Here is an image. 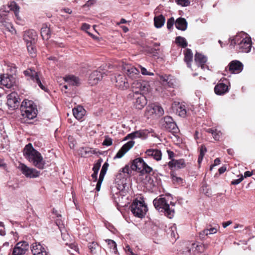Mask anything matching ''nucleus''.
I'll list each match as a JSON object with an SVG mask.
<instances>
[{"label":"nucleus","mask_w":255,"mask_h":255,"mask_svg":"<svg viewBox=\"0 0 255 255\" xmlns=\"http://www.w3.org/2000/svg\"><path fill=\"white\" fill-rule=\"evenodd\" d=\"M148 110L151 114L155 113L156 114L163 115L164 113V111L162 107L158 105L149 106L148 107Z\"/></svg>","instance_id":"nucleus-33"},{"label":"nucleus","mask_w":255,"mask_h":255,"mask_svg":"<svg viewBox=\"0 0 255 255\" xmlns=\"http://www.w3.org/2000/svg\"><path fill=\"white\" fill-rule=\"evenodd\" d=\"M36 80V81L35 82V83H36L42 90H43L45 92H47L48 89L44 84V82L41 80L40 78L39 77L38 79H37Z\"/></svg>","instance_id":"nucleus-46"},{"label":"nucleus","mask_w":255,"mask_h":255,"mask_svg":"<svg viewBox=\"0 0 255 255\" xmlns=\"http://www.w3.org/2000/svg\"><path fill=\"white\" fill-rule=\"evenodd\" d=\"M23 152L25 158L35 167L39 169H44L45 161L41 153L34 148L31 143L25 145Z\"/></svg>","instance_id":"nucleus-2"},{"label":"nucleus","mask_w":255,"mask_h":255,"mask_svg":"<svg viewBox=\"0 0 255 255\" xmlns=\"http://www.w3.org/2000/svg\"><path fill=\"white\" fill-rule=\"evenodd\" d=\"M36 37V32L33 30H29L26 31L23 35V39L27 42H35Z\"/></svg>","instance_id":"nucleus-27"},{"label":"nucleus","mask_w":255,"mask_h":255,"mask_svg":"<svg viewBox=\"0 0 255 255\" xmlns=\"http://www.w3.org/2000/svg\"><path fill=\"white\" fill-rule=\"evenodd\" d=\"M130 168L131 170L136 171L141 175L149 173L152 170V168L140 157L135 158L132 161Z\"/></svg>","instance_id":"nucleus-5"},{"label":"nucleus","mask_w":255,"mask_h":255,"mask_svg":"<svg viewBox=\"0 0 255 255\" xmlns=\"http://www.w3.org/2000/svg\"><path fill=\"white\" fill-rule=\"evenodd\" d=\"M103 180L99 179L96 186V190L97 191H99L100 190L101 186L102 183L103 182Z\"/></svg>","instance_id":"nucleus-58"},{"label":"nucleus","mask_w":255,"mask_h":255,"mask_svg":"<svg viewBox=\"0 0 255 255\" xmlns=\"http://www.w3.org/2000/svg\"><path fill=\"white\" fill-rule=\"evenodd\" d=\"M65 81L73 86H78L79 84V79L74 76H67L65 78Z\"/></svg>","instance_id":"nucleus-37"},{"label":"nucleus","mask_w":255,"mask_h":255,"mask_svg":"<svg viewBox=\"0 0 255 255\" xmlns=\"http://www.w3.org/2000/svg\"><path fill=\"white\" fill-rule=\"evenodd\" d=\"M153 204L157 210L164 213L168 218L171 219L173 217L175 214L174 209L170 208L165 198H156L153 201Z\"/></svg>","instance_id":"nucleus-4"},{"label":"nucleus","mask_w":255,"mask_h":255,"mask_svg":"<svg viewBox=\"0 0 255 255\" xmlns=\"http://www.w3.org/2000/svg\"><path fill=\"white\" fill-rule=\"evenodd\" d=\"M18 168L22 173L27 178H34L38 177L40 175V171L34 168H29L23 163H20Z\"/></svg>","instance_id":"nucleus-9"},{"label":"nucleus","mask_w":255,"mask_h":255,"mask_svg":"<svg viewBox=\"0 0 255 255\" xmlns=\"http://www.w3.org/2000/svg\"><path fill=\"white\" fill-rule=\"evenodd\" d=\"M96 0H89L84 5V6H89L96 2Z\"/></svg>","instance_id":"nucleus-61"},{"label":"nucleus","mask_w":255,"mask_h":255,"mask_svg":"<svg viewBox=\"0 0 255 255\" xmlns=\"http://www.w3.org/2000/svg\"><path fill=\"white\" fill-rule=\"evenodd\" d=\"M19 246L20 244H16L13 249L12 255H25L26 254L25 249H21Z\"/></svg>","instance_id":"nucleus-35"},{"label":"nucleus","mask_w":255,"mask_h":255,"mask_svg":"<svg viewBox=\"0 0 255 255\" xmlns=\"http://www.w3.org/2000/svg\"><path fill=\"white\" fill-rule=\"evenodd\" d=\"M167 153H168V158L169 159H170L171 160V159H173V157L175 155V153H174V152L171 151V150H167Z\"/></svg>","instance_id":"nucleus-60"},{"label":"nucleus","mask_w":255,"mask_h":255,"mask_svg":"<svg viewBox=\"0 0 255 255\" xmlns=\"http://www.w3.org/2000/svg\"><path fill=\"white\" fill-rule=\"evenodd\" d=\"M207 152V148L205 145H202L200 149V154L198 158V164H200L203 159L205 153Z\"/></svg>","instance_id":"nucleus-41"},{"label":"nucleus","mask_w":255,"mask_h":255,"mask_svg":"<svg viewBox=\"0 0 255 255\" xmlns=\"http://www.w3.org/2000/svg\"><path fill=\"white\" fill-rule=\"evenodd\" d=\"M168 165L171 170L178 169L184 168L186 166V163L183 159H171L168 163Z\"/></svg>","instance_id":"nucleus-20"},{"label":"nucleus","mask_w":255,"mask_h":255,"mask_svg":"<svg viewBox=\"0 0 255 255\" xmlns=\"http://www.w3.org/2000/svg\"><path fill=\"white\" fill-rule=\"evenodd\" d=\"M7 104L9 108L14 110L19 106L20 99L17 93L12 92L7 95Z\"/></svg>","instance_id":"nucleus-11"},{"label":"nucleus","mask_w":255,"mask_h":255,"mask_svg":"<svg viewBox=\"0 0 255 255\" xmlns=\"http://www.w3.org/2000/svg\"><path fill=\"white\" fill-rule=\"evenodd\" d=\"M243 179H244V176H242L241 177H240L239 179L233 180L231 182V184H232V185H238L239 183H240L243 181Z\"/></svg>","instance_id":"nucleus-56"},{"label":"nucleus","mask_w":255,"mask_h":255,"mask_svg":"<svg viewBox=\"0 0 255 255\" xmlns=\"http://www.w3.org/2000/svg\"><path fill=\"white\" fill-rule=\"evenodd\" d=\"M106 172H107V171L103 170L101 169V170L100 171V176H99V179L103 180L104 178V176H105V174H106Z\"/></svg>","instance_id":"nucleus-62"},{"label":"nucleus","mask_w":255,"mask_h":255,"mask_svg":"<svg viewBox=\"0 0 255 255\" xmlns=\"http://www.w3.org/2000/svg\"><path fill=\"white\" fill-rule=\"evenodd\" d=\"M175 2L182 6H187L190 4V0H175Z\"/></svg>","instance_id":"nucleus-50"},{"label":"nucleus","mask_w":255,"mask_h":255,"mask_svg":"<svg viewBox=\"0 0 255 255\" xmlns=\"http://www.w3.org/2000/svg\"><path fill=\"white\" fill-rule=\"evenodd\" d=\"M15 79L11 75L3 74L0 75V84L7 88H10L15 83Z\"/></svg>","instance_id":"nucleus-13"},{"label":"nucleus","mask_w":255,"mask_h":255,"mask_svg":"<svg viewBox=\"0 0 255 255\" xmlns=\"http://www.w3.org/2000/svg\"><path fill=\"white\" fill-rule=\"evenodd\" d=\"M51 31L46 24H43L41 29V35L44 40H48L50 37Z\"/></svg>","instance_id":"nucleus-32"},{"label":"nucleus","mask_w":255,"mask_h":255,"mask_svg":"<svg viewBox=\"0 0 255 255\" xmlns=\"http://www.w3.org/2000/svg\"><path fill=\"white\" fill-rule=\"evenodd\" d=\"M160 81L162 85L170 88H174L175 86V79L170 75H161L159 77Z\"/></svg>","instance_id":"nucleus-17"},{"label":"nucleus","mask_w":255,"mask_h":255,"mask_svg":"<svg viewBox=\"0 0 255 255\" xmlns=\"http://www.w3.org/2000/svg\"><path fill=\"white\" fill-rule=\"evenodd\" d=\"M201 191L202 193L208 197L212 195L211 189L208 187V185L206 182H203L202 183Z\"/></svg>","instance_id":"nucleus-40"},{"label":"nucleus","mask_w":255,"mask_h":255,"mask_svg":"<svg viewBox=\"0 0 255 255\" xmlns=\"http://www.w3.org/2000/svg\"><path fill=\"white\" fill-rule=\"evenodd\" d=\"M214 91L215 94L218 95H223L229 91V88L226 84L220 83L215 86Z\"/></svg>","instance_id":"nucleus-24"},{"label":"nucleus","mask_w":255,"mask_h":255,"mask_svg":"<svg viewBox=\"0 0 255 255\" xmlns=\"http://www.w3.org/2000/svg\"><path fill=\"white\" fill-rule=\"evenodd\" d=\"M122 169V172L124 173H126L128 174H130L131 173V170L130 169L128 165H126Z\"/></svg>","instance_id":"nucleus-55"},{"label":"nucleus","mask_w":255,"mask_h":255,"mask_svg":"<svg viewBox=\"0 0 255 255\" xmlns=\"http://www.w3.org/2000/svg\"><path fill=\"white\" fill-rule=\"evenodd\" d=\"M130 209L132 214L136 217L142 218L147 211V206L143 201L134 200L130 206Z\"/></svg>","instance_id":"nucleus-7"},{"label":"nucleus","mask_w":255,"mask_h":255,"mask_svg":"<svg viewBox=\"0 0 255 255\" xmlns=\"http://www.w3.org/2000/svg\"><path fill=\"white\" fill-rule=\"evenodd\" d=\"M20 110L23 119H26L25 122L27 120L34 119L37 115L36 106L32 101L24 100L21 103Z\"/></svg>","instance_id":"nucleus-3"},{"label":"nucleus","mask_w":255,"mask_h":255,"mask_svg":"<svg viewBox=\"0 0 255 255\" xmlns=\"http://www.w3.org/2000/svg\"><path fill=\"white\" fill-rule=\"evenodd\" d=\"M165 18L162 14L155 16L154 17V24L157 28H161L165 23Z\"/></svg>","instance_id":"nucleus-31"},{"label":"nucleus","mask_w":255,"mask_h":255,"mask_svg":"<svg viewBox=\"0 0 255 255\" xmlns=\"http://www.w3.org/2000/svg\"><path fill=\"white\" fill-rule=\"evenodd\" d=\"M34 43L35 42H27L26 43L27 50L28 52L32 55V56L35 55L36 51L35 47L34 45Z\"/></svg>","instance_id":"nucleus-42"},{"label":"nucleus","mask_w":255,"mask_h":255,"mask_svg":"<svg viewBox=\"0 0 255 255\" xmlns=\"http://www.w3.org/2000/svg\"><path fill=\"white\" fill-rule=\"evenodd\" d=\"M174 23L175 24V21L174 20V18L173 17L169 18L167 21V29L169 30L172 29Z\"/></svg>","instance_id":"nucleus-49"},{"label":"nucleus","mask_w":255,"mask_h":255,"mask_svg":"<svg viewBox=\"0 0 255 255\" xmlns=\"http://www.w3.org/2000/svg\"><path fill=\"white\" fill-rule=\"evenodd\" d=\"M229 71L232 74H239L244 69L243 64L240 61L234 60L231 61L228 66ZM227 67L226 68L227 70Z\"/></svg>","instance_id":"nucleus-12"},{"label":"nucleus","mask_w":255,"mask_h":255,"mask_svg":"<svg viewBox=\"0 0 255 255\" xmlns=\"http://www.w3.org/2000/svg\"><path fill=\"white\" fill-rule=\"evenodd\" d=\"M159 50H160L159 48L156 49V48H151V47H149L148 48V49L147 50V52L153 55V56L156 57H159V54L158 52Z\"/></svg>","instance_id":"nucleus-45"},{"label":"nucleus","mask_w":255,"mask_h":255,"mask_svg":"<svg viewBox=\"0 0 255 255\" xmlns=\"http://www.w3.org/2000/svg\"><path fill=\"white\" fill-rule=\"evenodd\" d=\"M106 242L107 243L108 247L111 250V251L116 254L118 251L116 242L110 239L106 240Z\"/></svg>","instance_id":"nucleus-39"},{"label":"nucleus","mask_w":255,"mask_h":255,"mask_svg":"<svg viewBox=\"0 0 255 255\" xmlns=\"http://www.w3.org/2000/svg\"><path fill=\"white\" fill-rule=\"evenodd\" d=\"M163 126L169 131L176 132L177 127L172 117L166 116L163 119Z\"/></svg>","instance_id":"nucleus-16"},{"label":"nucleus","mask_w":255,"mask_h":255,"mask_svg":"<svg viewBox=\"0 0 255 255\" xmlns=\"http://www.w3.org/2000/svg\"><path fill=\"white\" fill-rule=\"evenodd\" d=\"M10 7V9L13 10L14 12L15 15L17 16L19 12V6L16 3L13 2L11 3Z\"/></svg>","instance_id":"nucleus-48"},{"label":"nucleus","mask_w":255,"mask_h":255,"mask_svg":"<svg viewBox=\"0 0 255 255\" xmlns=\"http://www.w3.org/2000/svg\"><path fill=\"white\" fill-rule=\"evenodd\" d=\"M90 26L89 24L86 23H84L82 24V28L83 30H87L90 28Z\"/></svg>","instance_id":"nucleus-63"},{"label":"nucleus","mask_w":255,"mask_h":255,"mask_svg":"<svg viewBox=\"0 0 255 255\" xmlns=\"http://www.w3.org/2000/svg\"><path fill=\"white\" fill-rule=\"evenodd\" d=\"M115 86L118 89L125 90L129 88V84L124 74H118L115 77Z\"/></svg>","instance_id":"nucleus-10"},{"label":"nucleus","mask_w":255,"mask_h":255,"mask_svg":"<svg viewBox=\"0 0 255 255\" xmlns=\"http://www.w3.org/2000/svg\"><path fill=\"white\" fill-rule=\"evenodd\" d=\"M148 132L147 130L142 129L133 131L128 134V137H131V139H133L135 138H141L145 139L146 138Z\"/></svg>","instance_id":"nucleus-25"},{"label":"nucleus","mask_w":255,"mask_h":255,"mask_svg":"<svg viewBox=\"0 0 255 255\" xmlns=\"http://www.w3.org/2000/svg\"><path fill=\"white\" fill-rule=\"evenodd\" d=\"M172 109L177 115L181 117H185L187 114L185 105L181 103L174 102L172 104Z\"/></svg>","instance_id":"nucleus-15"},{"label":"nucleus","mask_w":255,"mask_h":255,"mask_svg":"<svg viewBox=\"0 0 255 255\" xmlns=\"http://www.w3.org/2000/svg\"><path fill=\"white\" fill-rule=\"evenodd\" d=\"M206 131L211 133L213 138L216 140H219L220 136L222 134L221 131H218L216 129L214 128H208L206 130Z\"/></svg>","instance_id":"nucleus-38"},{"label":"nucleus","mask_w":255,"mask_h":255,"mask_svg":"<svg viewBox=\"0 0 255 255\" xmlns=\"http://www.w3.org/2000/svg\"><path fill=\"white\" fill-rule=\"evenodd\" d=\"M175 42L182 48H185L187 46L188 43L186 39L182 36H179L176 37Z\"/></svg>","instance_id":"nucleus-36"},{"label":"nucleus","mask_w":255,"mask_h":255,"mask_svg":"<svg viewBox=\"0 0 255 255\" xmlns=\"http://www.w3.org/2000/svg\"><path fill=\"white\" fill-rule=\"evenodd\" d=\"M17 244L21 245V246H19L20 248L24 249H25V252H28L29 249V244L27 242L22 241L17 243Z\"/></svg>","instance_id":"nucleus-51"},{"label":"nucleus","mask_w":255,"mask_h":255,"mask_svg":"<svg viewBox=\"0 0 255 255\" xmlns=\"http://www.w3.org/2000/svg\"><path fill=\"white\" fill-rule=\"evenodd\" d=\"M253 171H246L244 173V177L245 178L248 177H250L251 175H253Z\"/></svg>","instance_id":"nucleus-64"},{"label":"nucleus","mask_w":255,"mask_h":255,"mask_svg":"<svg viewBox=\"0 0 255 255\" xmlns=\"http://www.w3.org/2000/svg\"><path fill=\"white\" fill-rule=\"evenodd\" d=\"M103 70L99 68L98 70L94 71L89 76V80L91 82L92 84H96L99 81L101 80L106 74L105 72H102Z\"/></svg>","instance_id":"nucleus-18"},{"label":"nucleus","mask_w":255,"mask_h":255,"mask_svg":"<svg viewBox=\"0 0 255 255\" xmlns=\"http://www.w3.org/2000/svg\"><path fill=\"white\" fill-rule=\"evenodd\" d=\"M140 68L141 73L142 75L148 76H152L154 75L153 73L147 71L146 69L144 67H142L141 66Z\"/></svg>","instance_id":"nucleus-52"},{"label":"nucleus","mask_w":255,"mask_h":255,"mask_svg":"<svg viewBox=\"0 0 255 255\" xmlns=\"http://www.w3.org/2000/svg\"><path fill=\"white\" fill-rule=\"evenodd\" d=\"M102 162L103 159L101 158H100L97 161V162L94 164L92 169L93 172L98 173Z\"/></svg>","instance_id":"nucleus-44"},{"label":"nucleus","mask_w":255,"mask_h":255,"mask_svg":"<svg viewBox=\"0 0 255 255\" xmlns=\"http://www.w3.org/2000/svg\"><path fill=\"white\" fill-rule=\"evenodd\" d=\"M73 114L77 120H81L85 114V110L82 106H78L73 109Z\"/></svg>","instance_id":"nucleus-28"},{"label":"nucleus","mask_w":255,"mask_h":255,"mask_svg":"<svg viewBox=\"0 0 255 255\" xmlns=\"http://www.w3.org/2000/svg\"><path fill=\"white\" fill-rule=\"evenodd\" d=\"M145 154L147 156L152 157L156 161H159L161 159L162 153L161 151L157 149H148Z\"/></svg>","instance_id":"nucleus-23"},{"label":"nucleus","mask_w":255,"mask_h":255,"mask_svg":"<svg viewBox=\"0 0 255 255\" xmlns=\"http://www.w3.org/2000/svg\"><path fill=\"white\" fill-rule=\"evenodd\" d=\"M23 74L26 77L28 81H31L33 83L36 81L37 79H38L40 76L38 72H37L34 69L28 68L23 71Z\"/></svg>","instance_id":"nucleus-21"},{"label":"nucleus","mask_w":255,"mask_h":255,"mask_svg":"<svg viewBox=\"0 0 255 255\" xmlns=\"http://www.w3.org/2000/svg\"><path fill=\"white\" fill-rule=\"evenodd\" d=\"M229 40L231 48H234L238 52L249 53L251 50V38L245 32H241Z\"/></svg>","instance_id":"nucleus-1"},{"label":"nucleus","mask_w":255,"mask_h":255,"mask_svg":"<svg viewBox=\"0 0 255 255\" xmlns=\"http://www.w3.org/2000/svg\"><path fill=\"white\" fill-rule=\"evenodd\" d=\"M182 254L185 255H193L192 251V248H190L189 247H187L185 250L183 251Z\"/></svg>","instance_id":"nucleus-57"},{"label":"nucleus","mask_w":255,"mask_h":255,"mask_svg":"<svg viewBox=\"0 0 255 255\" xmlns=\"http://www.w3.org/2000/svg\"><path fill=\"white\" fill-rule=\"evenodd\" d=\"M195 244H192V251L193 255H205L204 254L205 246L203 245H196L194 246Z\"/></svg>","instance_id":"nucleus-30"},{"label":"nucleus","mask_w":255,"mask_h":255,"mask_svg":"<svg viewBox=\"0 0 255 255\" xmlns=\"http://www.w3.org/2000/svg\"><path fill=\"white\" fill-rule=\"evenodd\" d=\"M98 247V244L95 242H93L90 243L88 245V248L90 251V253L92 255H94L96 253L97 249Z\"/></svg>","instance_id":"nucleus-43"},{"label":"nucleus","mask_w":255,"mask_h":255,"mask_svg":"<svg viewBox=\"0 0 255 255\" xmlns=\"http://www.w3.org/2000/svg\"><path fill=\"white\" fill-rule=\"evenodd\" d=\"M144 93H139L138 92L130 93L128 98L132 101L134 107L138 110L142 109L147 104V100L143 95Z\"/></svg>","instance_id":"nucleus-6"},{"label":"nucleus","mask_w":255,"mask_h":255,"mask_svg":"<svg viewBox=\"0 0 255 255\" xmlns=\"http://www.w3.org/2000/svg\"><path fill=\"white\" fill-rule=\"evenodd\" d=\"M113 141L111 138L107 137L105 139L103 144L106 146H110L112 144Z\"/></svg>","instance_id":"nucleus-54"},{"label":"nucleus","mask_w":255,"mask_h":255,"mask_svg":"<svg viewBox=\"0 0 255 255\" xmlns=\"http://www.w3.org/2000/svg\"><path fill=\"white\" fill-rule=\"evenodd\" d=\"M220 159L219 158H217L215 159L214 164L210 166V170H212L214 166L218 165L220 163Z\"/></svg>","instance_id":"nucleus-59"},{"label":"nucleus","mask_w":255,"mask_h":255,"mask_svg":"<svg viewBox=\"0 0 255 255\" xmlns=\"http://www.w3.org/2000/svg\"><path fill=\"white\" fill-rule=\"evenodd\" d=\"M208 235H210V231L208 229H205L199 233V237L202 239Z\"/></svg>","instance_id":"nucleus-53"},{"label":"nucleus","mask_w":255,"mask_h":255,"mask_svg":"<svg viewBox=\"0 0 255 255\" xmlns=\"http://www.w3.org/2000/svg\"><path fill=\"white\" fill-rule=\"evenodd\" d=\"M131 88L130 93H134L135 92H138L139 93H146L149 91L150 86L146 81L137 80L132 82Z\"/></svg>","instance_id":"nucleus-8"},{"label":"nucleus","mask_w":255,"mask_h":255,"mask_svg":"<svg viewBox=\"0 0 255 255\" xmlns=\"http://www.w3.org/2000/svg\"><path fill=\"white\" fill-rule=\"evenodd\" d=\"M92 148L90 147H83L81 150V154L84 156H89L91 155Z\"/></svg>","instance_id":"nucleus-47"},{"label":"nucleus","mask_w":255,"mask_h":255,"mask_svg":"<svg viewBox=\"0 0 255 255\" xmlns=\"http://www.w3.org/2000/svg\"><path fill=\"white\" fill-rule=\"evenodd\" d=\"M135 142L132 140H130L124 144L117 152L114 158H120L122 157L134 144Z\"/></svg>","instance_id":"nucleus-19"},{"label":"nucleus","mask_w":255,"mask_h":255,"mask_svg":"<svg viewBox=\"0 0 255 255\" xmlns=\"http://www.w3.org/2000/svg\"><path fill=\"white\" fill-rule=\"evenodd\" d=\"M30 248L33 255H37L40 251L45 250L40 244H37V243L32 244Z\"/></svg>","instance_id":"nucleus-34"},{"label":"nucleus","mask_w":255,"mask_h":255,"mask_svg":"<svg viewBox=\"0 0 255 255\" xmlns=\"http://www.w3.org/2000/svg\"><path fill=\"white\" fill-rule=\"evenodd\" d=\"M195 62L198 67H201L202 69H205L206 67L205 64L207 61L206 56L201 53L197 52L195 55Z\"/></svg>","instance_id":"nucleus-22"},{"label":"nucleus","mask_w":255,"mask_h":255,"mask_svg":"<svg viewBox=\"0 0 255 255\" xmlns=\"http://www.w3.org/2000/svg\"><path fill=\"white\" fill-rule=\"evenodd\" d=\"M184 60L186 63L187 67L191 68L193 60V53L190 49L187 48L185 50Z\"/></svg>","instance_id":"nucleus-29"},{"label":"nucleus","mask_w":255,"mask_h":255,"mask_svg":"<svg viewBox=\"0 0 255 255\" xmlns=\"http://www.w3.org/2000/svg\"><path fill=\"white\" fill-rule=\"evenodd\" d=\"M187 22L184 18L179 17L175 21V27L178 30L185 31L187 28Z\"/></svg>","instance_id":"nucleus-26"},{"label":"nucleus","mask_w":255,"mask_h":255,"mask_svg":"<svg viewBox=\"0 0 255 255\" xmlns=\"http://www.w3.org/2000/svg\"><path fill=\"white\" fill-rule=\"evenodd\" d=\"M123 70L131 79H136L139 76V70L131 65H126L123 68Z\"/></svg>","instance_id":"nucleus-14"}]
</instances>
